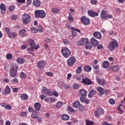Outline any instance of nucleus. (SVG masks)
I'll use <instances>...</instances> for the list:
<instances>
[{
	"instance_id": "obj_1",
	"label": "nucleus",
	"mask_w": 125,
	"mask_h": 125,
	"mask_svg": "<svg viewBox=\"0 0 125 125\" xmlns=\"http://www.w3.org/2000/svg\"><path fill=\"white\" fill-rule=\"evenodd\" d=\"M18 65L14 64L10 66L9 74L12 78H15L17 77V70H18Z\"/></svg>"
},
{
	"instance_id": "obj_2",
	"label": "nucleus",
	"mask_w": 125,
	"mask_h": 125,
	"mask_svg": "<svg viewBox=\"0 0 125 125\" xmlns=\"http://www.w3.org/2000/svg\"><path fill=\"white\" fill-rule=\"evenodd\" d=\"M36 18H44L45 17V12L42 10H37L35 11Z\"/></svg>"
},
{
	"instance_id": "obj_3",
	"label": "nucleus",
	"mask_w": 125,
	"mask_h": 125,
	"mask_svg": "<svg viewBox=\"0 0 125 125\" xmlns=\"http://www.w3.org/2000/svg\"><path fill=\"white\" fill-rule=\"evenodd\" d=\"M101 17L102 20H107V19L113 18V16L109 14H107V11L104 10H102L101 11Z\"/></svg>"
},
{
	"instance_id": "obj_4",
	"label": "nucleus",
	"mask_w": 125,
	"mask_h": 125,
	"mask_svg": "<svg viewBox=\"0 0 125 125\" xmlns=\"http://www.w3.org/2000/svg\"><path fill=\"white\" fill-rule=\"evenodd\" d=\"M108 49H109L110 51H113V50H115L116 47H119V44H118L117 41L113 40L108 44Z\"/></svg>"
},
{
	"instance_id": "obj_5",
	"label": "nucleus",
	"mask_w": 125,
	"mask_h": 125,
	"mask_svg": "<svg viewBox=\"0 0 125 125\" xmlns=\"http://www.w3.org/2000/svg\"><path fill=\"white\" fill-rule=\"evenodd\" d=\"M62 53L64 57L68 58L70 56V54H71V51L67 47H63L62 49Z\"/></svg>"
},
{
	"instance_id": "obj_6",
	"label": "nucleus",
	"mask_w": 125,
	"mask_h": 125,
	"mask_svg": "<svg viewBox=\"0 0 125 125\" xmlns=\"http://www.w3.org/2000/svg\"><path fill=\"white\" fill-rule=\"evenodd\" d=\"M29 45L32 49H39L40 45H36L35 41L33 39H29L28 41Z\"/></svg>"
},
{
	"instance_id": "obj_7",
	"label": "nucleus",
	"mask_w": 125,
	"mask_h": 125,
	"mask_svg": "<svg viewBox=\"0 0 125 125\" xmlns=\"http://www.w3.org/2000/svg\"><path fill=\"white\" fill-rule=\"evenodd\" d=\"M23 24H27L31 22V17L28 14H24L22 16Z\"/></svg>"
},
{
	"instance_id": "obj_8",
	"label": "nucleus",
	"mask_w": 125,
	"mask_h": 125,
	"mask_svg": "<svg viewBox=\"0 0 125 125\" xmlns=\"http://www.w3.org/2000/svg\"><path fill=\"white\" fill-rule=\"evenodd\" d=\"M76 58L75 57L72 56L69 58L67 61V63L68 66H70V67H72L73 65H74L76 63Z\"/></svg>"
},
{
	"instance_id": "obj_9",
	"label": "nucleus",
	"mask_w": 125,
	"mask_h": 125,
	"mask_svg": "<svg viewBox=\"0 0 125 125\" xmlns=\"http://www.w3.org/2000/svg\"><path fill=\"white\" fill-rule=\"evenodd\" d=\"M82 83L85 84V85H90L91 84H93V82H92L87 77L84 78H82Z\"/></svg>"
},
{
	"instance_id": "obj_10",
	"label": "nucleus",
	"mask_w": 125,
	"mask_h": 125,
	"mask_svg": "<svg viewBox=\"0 0 125 125\" xmlns=\"http://www.w3.org/2000/svg\"><path fill=\"white\" fill-rule=\"evenodd\" d=\"M104 114V110L102 108H100L95 112V116L96 118H99L100 116H102Z\"/></svg>"
},
{
	"instance_id": "obj_11",
	"label": "nucleus",
	"mask_w": 125,
	"mask_h": 125,
	"mask_svg": "<svg viewBox=\"0 0 125 125\" xmlns=\"http://www.w3.org/2000/svg\"><path fill=\"white\" fill-rule=\"evenodd\" d=\"M81 21L84 24V25H88L90 24V21H89V19L84 16L81 18Z\"/></svg>"
},
{
	"instance_id": "obj_12",
	"label": "nucleus",
	"mask_w": 125,
	"mask_h": 125,
	"mask_svg": "<svg viewBox=\"0 0 125 125\" xmlns=\"http://www.w3.org/2000/svg\"><path fill=\"white\" fill-rule=\"evenodd\" d=\"M88 13L91 17H96V16L98 15V13H96L92 11V10H89L88 11Z\"/></svg>"
},
{
	"instance_id": "obj_13",
	"label": "nucleus",
	"mask_w": 125,
	"mask_h": 125,
	"mask_svg": "<svg viewBox=\"0 0 125 125\" xmlns=\"http://www.w3.org/2000/svg\"><path fill=\"white\" fill-rule=\"evenodd\" d=\"M38 68L42 70L43 68H44V66H45V63L43 61L39 62L37 63Z\"/></svg>"
},
{
	"instance_id": "obj_14",
	"label": "nucleus",
	"mask_w": 125,
	"mask_h": 125,
	"mask_svg": "<svg viewBox=\"0 0 125 125\" xmlns=\"http://www.w3.org/2000/svg\"><path fill=\"white\" fill-rule=\"evenodd\" d=\"M79 94L80 95H81L82 97H86L87 94V92H86V90H85L84 89H83L80 90Z\"/></svg>"
},
{
	"instance_id": "obj_15",
	"label": "nucleus",
	"mask_w": 125,
	"mask_h": 125,
	"mask_svg": "<svg viewBox=\"0 0 125 125\" xmlns=\"http://www.w3.org/2000/svg\"><path fill=\"white\" fill-rule=\"evenodd\" d=\"M96 94V91L94 90V89L91 90L88 94V96L89 98H92L94 95Z\"/></svg>"
},
{
	"instance_id": "obj_16",
	"label": "nucleus",
	"mask_w": 125,
	"mask_h": 125,
	"mask_svg": "<svg viewBox=\"0 0 125 125\" xmlns=\"http://www.w3.org/2000/svg\"><path fill=\"white\" fill-rule=\"evenodd\" d=\"M45 102H49V103H53L56 101V99L53 97L47 98L45 99Z\"/></svg>"
},
{
	"instance_id": "obj_17",
	"label": "nucleus",
	"mask_w": 125,
	"mask_h": 125,
	"mask_svg": "<svg viewBox=\"0 0 125 125\" xmlns=\"http://www.w3.org/2000/svg\"><path fill=\"white\" fill-rule=\"evenodd\" d=\"M97 89L99 93V96L101 97V96L104 94V89L100 86H99L97 87Z\"/></svg>"
},
{
	"instance_id": "obj_18",
	"label": "nucleus",
	"mask_w": 125,
	"mask_h": 125,
	"mask_svg": "<svg viewBox=\"0 0 125 125\" xmlns=\"http://www.w3.org/2000/svg\"><path fill=\"white\" fill-rule=\"evenodd\" d=\"M91 42L92 44H93L94 46H97V45H98V43H99L98 41L95 40L94 38H92L91 39Z\"/></svg>"
},
{
	"instance_id": "obj_19",
	"label": "nucleus",
	"mask_w": 125,
	"mask_h": 125,
	"mask_svg": "<svg viewBox=\"0 0 125 125\" xmlns=\"http://www.w3.org/2000/svg\"><path fill=\"white\" fill-rule=\"evenodd\" d=\"M0 8L1 10V13L2 14H4L5 13V5L3 3H1L0 5Z\"/></svg>"
},
{
	"instance_id": "obj_20",
	"label": "nucleus",
	"mask_w": 125,
	"mask_h": 125,
	"mask_svg": "<svg viewBox=\"0 0 125 125\" xmlns=\"http://www.w3.org/2000/svg\"><path fill=\"white\" fill-rule=\"evenodd\" d=\"M42 90L43 92H44L46 94H48V95H50V96L52 95V93L50 92V90H48V89H47L46 87H43Z\"/></svg>"
},
{
	"instance_id": "obj_21",
	"label": "nucleus",
	"mask_w": 125,
	"mask_h": 125,
	"mask_svg": "<svg viewBox=\"0 0 125 125\" xmlns=\"http://www.w3.org/2000/svg\"><path fill=\"white\" fill-rule=\"evenodd\" d=\"M66 27H67V28H68V29H70V30H73V31H77V32H78V33H80L81 34V30H79L77 28H75L73 27L70 26V24H69V23H67L66 24Z\"/></svg>"
},
{
	"instance_id": "obj_22",
	"label": "nucleus",
	"mask_w": 125,
	"mask_h": 125,
	"mask_svg": "<svg viewBox=\"0 0 125 125\" xmlns=\"http://www.w3.org/2000/svg\"><path fill=\"white\" fill-rule=\"evenodd\" d=\"M33 5L37 7H40L41 6V1L40 0H33Z\"/></svg>"
},
{
	"instance_id": "obj_23",
	"label": "nucleus",
	"mask_w": 125,
	"mask_h": 125,
	"mask_svg": "<svg viewBox=\"0 0 125 125\" xmlns=\"http://www.w3.org/2000/svg\"><path fill=\"white\" fill-rule=\"evenodd\" d=\"M93 37L96 38V39H101V33L100 32H96L93 33Z\"/></svg>"
},
{
	"instance_id": "obj_24",
	"label": "nucleus",
	"mask_w": 125,
	"mask_h": 125,
	"mask_svg": "<svg viewBox=\"0 0 125 125\" xmlns=\"http://www.w3.org/2000/svg\"><path fill=\"white\" fill-rule=\"evenodd\" d=\"M17 62L19 64H23V63H25V62H26V60H25V59L19 58L17 60Z\"/></svg>"
},
{
	"instance_id": "obj_25",
	"label": "nucleus",
	"mask_w": 125,
	"mask_h": 125,
	"mask_svg": "<svg viewBox=\"0 0 125 125\" xmlns=\"http://www.w3.org/2000/svg\"><path fill=\"white\" fill-rule=\"evenodd\" d=\"M34 108L37 111H40V110H41V104L39 103H35L34 104Z\"/></svg>"
},
{
	"instance_id": "obj_26",
	"label": "nucleus",
	"mask_w": 125,
	"mask_h": 125,
	"mask_svg": "<svg viewBox=\"0 0 125 125\" xmlns=\"http://www.w3.org/2000/svg\"><path fill=\"white\" fill-rule=\"evenodd\" d=\"M11 91H10V88L9 87V86L8 85H6V88L4 90V93H5V94H9L11 93Z\"/></svg>"
},
{
	"instance_id": "obj_27",
	"label": "nucleus",
	"mask_w": 125,
	"mask_h": 125,
	"mask_svg": "<svg viewBox=\"0 0 125 125\" xmlns=\"http://www.w3.org/2000/svg\"><path fill=\"white\" fill-rule=\"evenodd\" d=\"M83 70L85 72H90L91 71V66L86 65L83 67Z\"/></svg>"
},
{
	"instance_id": "obj_28",
	"label": "nucleus",
	"mask_w": 125,
	"mask_h": 125,
	"mask_svg": "<svg viewBox=\"0 0 125 125\" xmlns=\"http://www.w3.org/2000/svg\"><path fill=\"white\" fill-rule=\"evenodd\" d=\"M102 67L104 69H107L109 67V62L108 61L104 62Z\"/></svg>"
},
{
	"instance_id": "obj_29",
	"label": "nucleus",
	"mask_w": 125,
	"mask_h": 125,
	"mask_svg": "<svg viewBox=\"0 0 125 125\" xmlns=\"http://www.w3.org/2000/svg\"><path fill=\"white\" fill-rule=\"evenodd\" d=\"M80 100L82 102H83L84 103H86V104H88L89 102L88 101L87 99L86 98L83 97H81Z\"/></svg>"
},
{
	"instance_id": "obj_30",
	"label": "nucleus",
	"mask_w": 125,
	"mask_h": 125,
	"mask_svg": "<svg viewBox=\"0 0 125 125\" xmlns=\"http://www.w3.org/2000/svg\"><path fill=\"white\" fill-rule=\"evenodd\" d=\"M21 100H28V95L26 94H21Z\"/></svg>"
},
{
	"instance_id": "obj_31",
	"label": "nucleus",
	"mask_w": 125,
	"mask_h": 125,
	"mask_svg": "<svg viewBox=\"0 0 125 125\" xmlns=\"http://www.w3.org/2000/svg\"><path fill=\"white\" fill-rule=\"evenodd\" d=\"M80 105L81 104L79 101H76L73 103V107H74V108H79Z\"/></svg>"
},
{
	"instance_id": "obj_32",
	"label": "nucleus",
	"mask_w": 125,
	"mask_h": 125,
	"mask_svg": "<svg viewBox=\"0 0 125 125\" xmlns=\"http://www.w3.org/2000/svg\"><path fill=\"white\" fill-rule=\"evenodd\" d=\"M69 116L67 114H64L61 117V119H62L63 121H68V120H69Z\"/></svg>"
},
{
	"instance_id": "obj_33",
	"label": "nucleus",
	"mask_w": 125,
	"mask_h": 125,
	"mask_svg": "<svg viewBox=\"0 0 125 125\" xmlns=\"http://www.w3.org/2000/svg\"><path fill=\"white\" fill-rule=\"evenodd\" d=\"M82 41L83 45H85L86 44L88 43V39L87 38L82 39Z\"/></svg>"
},
{
	"instance_id": "obj_34",
	"label": "nucleus",
	"mask_w": 125,
	"mask_h": 125,
	"mask_svg": "<svg viewBox=\"0 0 125 125\" xmlns=\"http://www.w3.org/2000/svg\"><path fill=\"white\" fill-rule=\"evenodd\" d=\"M80 87H81V85H80V84H78V83H74L73 85V88L74 89H79V88H80Z\"/></svg>"
},
{
	"instance_id": "obj_35",
	"label": "nucleus",
	"mask_w": 125,
	"mask_h": 125,
	"mask_svg": "<svg viewBox=\"0 0 125 125\" xmlns=\"http://www.w3.org/2000/svg\"><path fill=\"white\" fill-rule=\"evenodd\" d=\"M25 32H26V30L22 29L19 32V34L20 35L21 37H25Z\"/></svg>"
},
{
	"instance_id": "obj_36",
	"label": "nucleus",
	"mask_w": 125,
	"mask_h": 125,
	"mask_svg": "<svg viewBox=\"0 0 125 125\" xmlns=\"http://www.w3.org/2000/svg\"><path fill=\"white\" fill-rule=\"evenodd\" d=\"M117 109L119 112H123V110L125 109V106L123 104H120Z\"/></svg>"
},
{
	"instance_id": "obj_37",
	"label": "nucleus",
	"mask_w": 125,
	"mask_h": 125,
	"mask_svg": "<svg viewBox=\"0 0 125 125\" xmlns=\"http://www.w3.org/2000/svg\"><path fill=\"white\" fill-rule=\"evenodd\" d=\"M112 70L114 71V72H118V71H119V70H120V68L118 67V66L117 65H114L112 68H111Z\"/></svg>"
},
{
	"instance_id": "obj_38",
	"label": "nucleus",
	"mask_w": 125,
	"mask_h": 125,
	"mask_svg": "<svg viewBox=\"0 0 125 125\" xmlns=\"http://www.w3.org/2000/svg\"><path fill=\"white\" fill-rule=\"evenodd\" d=\"M85 123L86 125H94V123L91 121H89L88 120H85Z\"/></svg>"
},
{
	"instance_id": "obj_39",
	"label": "nucleus",
	"mask_w": 125,
	"mask_h": 125,
	"mask_svg": "<svg viewBox=\"0 0 125 125\" xmlns=\"http://www.w3.org/2000/svg\"><path fill=\"white\" fill-rule=\"evenodd\" d=\"M58 86L60 88H63V86H64V82H60L58 83Z\"/></svg>"
},
{
	"instance_id": "obj_40",
	"label": "nucleus",
	"mask_w": 125,
	"mask_h": 125,
	"mask_svg": "<svg viewBox=\"0 0 125 125\" xmlns=\"http://www.w3.org/2000/svg\"><path fill=\"white\" fill-rule=\"evenodd\" d=\"M8 37L9 38H15L16 37V34L14 32L10 33L8 34Z\"/></svg>"
},
{
	"instance_id": "obj_41",
	"label": "nucleus",
	"mask_w": 125,
	"mask_h": 125,
	"mask_svg": "<svg viewBox=\"0 0 125 125\" xmlns=\"http://www.w3.org/2000/svg\"><path fill=\"white\" fill-rule=\"evenodd\" d=\"M76 74H81L82 73V67H78L76 70Z\"/></svg>"
},
{
	"instance_id": "obj_42",
	"label": "nucleus",
	"mask_w": 125,
	"mask_h": 125,
	"mask_svg": "<svg viewBox=\"0 0 125 125\" xmlns=\"http://www.w3.org/2000/svg\"><path fill=\"white\" fill-rule=\"evenodd\" d=\"M18 82L19 81L17 78H14L11 81V83H18Z\"/></svg>"
},
{
	"instance_id": "obj_43",
	"label": "nucleus",
	"mask_w": 125,
	"mask_h": 125,
	"mask_svg": "<svg viewBox=\"0 0 125 125\" xmlns=\"http://www.w3.org/2000/svg\"><path fill=\"white\" fill-rule=\"evenodd\" d=\"M14 9H15V6H10L9 8V11L11 12H13L14 11Z\"/></svg>"
},
{
	"instance_id": "obj_44",
	"label": "nucleus",
	"mask_w": 125,
	"mask_h": 125,
	"mask_svg": "<svg viewBox=\"0 0 125 125\" xmlns=\"http://www.w3.org/2000/svg\"><path fill=\"white\" fill-rule=\"evenodd\" d=\"M12 57H13L12 56V54H8L6 56V58H7V59H9V60H11Z\"/></svg>"
},
{
	"instance_id": "obj_45",
	"label": "nucleus",
	"mask_w": 125,
	"mask_h": 125,
	"mask_svg": "<svg viewBox=\"0 0 125 125\" xmlns=\"http://www.w3.org/2000/svg\"><path fill=\"white\" fill-rule=\"evenodd\" d=\"M31 31L32 33H38V29L35 27H32L31 28Z\"/></svg>"
},
{
	"instance_id": "obj_46",
	"label": "nucleus",
	"mask_w": 125,
	"mask_h": 125,
	"mask_svg": "<svg viewBox=\"0 0 125 125\" xmlns=\"http://www.w3.org/2000/svg\"><path fill=\"white\" fill-rule=\"evenodd\" d=\"M62 102H59L57 104H56V107L57 108H60V107H61V106H62Z\"/></svg>"
},
{
	"instance_id": "obj_47",
	"label": "nucleus",
	"mask_w": 125,
	"mask_h": 125,
	"mask_svg": "<svg viewBox=\"0 0 125 125\" xmlns=\"http://www.w3.org/2000/svg\"><path fill=\"white\" fill-rule=\"evenodd\" d=\"M38 30L39 32H40V33H42V31H43V28H42V26L40 25L38 27V29H37V30Z\"/></svg>"
},
{
	"instance_id": "obj_48",
	"label": "nucleus",
	"mask_w": 125,
	"mask_h": 125,
	"mask_svg": "<svg viewBox=\"0 0 125 125\" xmlns=\"http://www.w3.org/2000/svg\"><path fill=\"white\" fill-rule=\"evenodd\" d=\"M45 75L48 76V77H53V73L52 72H48L45 73Z\"/></svg>"
},
{
	"instance_id": "obj_49",
	"label": "nucleus",
	"mask_w": 125,
	"mask_h": 125,
	"mask_svg": "<svg viewBox=\"0 0 125 125\" xmlns=\"http://www.w3.org/2000/svg\"><path fill=\"white\" fill-rule=\"evenodd\" d=\"M31 117L32 119H37V118H38V114L36 113H32L31 114Z\"/></svg>"
},
{
	"instance_id": "obj_50",
	"label": "nucleus",
	"mask_w": 125,
	"mask_h": 125,
	"mask_svg": "<svg viewBox=\"0 0 125 125\" xmlns=\"http://www.w3.org/2000/svg\"><path fill=\"white\" fill-rule=\"evenodd\" d=\"M109 102L110 104H111L112 105H114V104H115V100L113 99H110L109 100Z\"/></svg>"
},
{
	"instance_id": "obj_51",
	"label": "nucleus",
	"mask_w": 125,
	"mask_h": 125,
	"mask_svg": "<svg viewBox=\"0 0 125 125\" xmlns=\"http://www.w3.org/2000/svg\"><path fill=\"white\" fill-rule=\"evenodd\" d=\"M79 111L80 112H83V106L82 104H80L79 106Z\"/></svg>"
},
{
	"instance_id": "obj_52",
	"label": "nucleus",
	"mask_w": 125,
	"mask_h": 125,
	"mask_svg": "<svg viewBox=\"0 0 125 125\" xmlns=\"http://www.w3.org/2000/svg\"><path fill=\"white\" fill-rule=\"evenodd\" d=\"M101 84H102V85H107V84L106 81L102 80Z\"/></svg>"
},
{
	"instance_id": "obj_53",
	"label": "nucleus",
	"mask_w": 125,
	"mask_h": 125,
	"mask_svg": "<svg viewBox=\"0 0 125 125\" xmlns=\"http://www.w3.org/2000/svg\"><path fill=\"white\" fill-rule=\"evenodd\" d=\"M52 11L53 13H58V12L60 11L59 9H52Z\"/></svg>"
},
{
	"instance_id": "obj_54",
	"label": "nucleus",
	"mask_w": 125,
	"mask_h": 125,
	"mask_svg": "<svg viewBox=\"0 0 125 125\" xmlns=\"http://www.w3.org/2000/svg\"><path fill=\"white\" fill-rule=\"evenodd\" d=\"M85 48L86 49H91L92 48V44L91 45H87L85 46Z\"/></svg>"
},
{
	"instance_id": "obj_55",
	"label": "nucleus",
	"mask_w": 125,
	"mask_h": 125,
	"mask_svg": "<svg viewBox=\"0 0 125 125\" xmlns=\"http://www.w3.org/2000/svg\"><path fill=\"white\" fill-rule=\"evenodd\" d=\"M68 110L71 113H73V112H74L75 111V109H74V108H73V107H69L68 108Z\"/></svg>"
},
{
	"instance_id": "obj_56",
	"label": "nucleus",
	"mask_w": 125,
	"mask_h": 125,
	"mask_svg": "<svg viewBox=\"0 0 125 125\" xmlns=\"http://www.w3.org/2000/svg\"><path fill=\"white\" fill-rule=\"evenodd\" d=\"M53 95H54V96L57 97L58 96V95H59V94L58 93V92H57L56 91H55L53 92Z\"/></svg>"
},
{
	"instance_id": "obj_57",
	"label": "nucleus",
	"mask_w": 125,
	"mask_h": 125,
	"mask_svg": "<svg viewBox=\"0 0 125 125\" xmlns=\"http://www.w3.org/2000/svg\"><path fill=\"white\" fill-rule=\"evenodd\" d=\"M68 20L70 21V22H73V17L71 16V14H69Z\"/></svg>"
},
{
	"instance_id": "obj_58",
	"label": "nucleus",
	"mask_w": 125,
	"mask_h": 125,
	"mask_svg": "<svg viewBox=\"0 0 125 125\" xmlns=\"http://www.w3.org/2000/svg\"><path fill=\"white\" fill-rule=\"evenodd\" d=\"M71 32L72 33V35L73 37H76V36H77V32H78L77 31H75L74 30H72Z\"/></svg>"
},
{
	"instance_id": "obj_59",
	"label": "nucleus",
	"mask_w": 125,
	"mask_h": 125,
	"mask_svg": "<svg viewBox=\"0 0 125 125\" xmlns=\"http://www.w3.org/2000/svg\"><path fill=\"white\" fill-rule=\"evenodd\" d=\"M77 44H78V45H83V41H82V40H80V41H78V42H77Z\"/></svg>"
},
{
	"instance_id": "obj_60",
	"label": "nucleus",
	"mask_w": 125,
	"mask_h": 125,
	"mask_svg": "<svg viewBox=\"0 0 125 125\" xmlns=\"http://www.w3.org/2000/svg\"><path fill=\"white\" fill-rule=\"evenodd\" d=\"M63 43L64 44H69L70 42L67 40V39L63 40Z\"/></svg>"
},
{
	"instance_id": "obj_61",
	"label": "nucleus",
	"mask_w": 125,
	"mask_h": 125,
	"mask_svg": "<svg viewBox=\"0 0 125 125\" xmlns=\"http://www.w3.org/2000/svg\"><path fill=\"white\" fill-rule=\"evenodd\" d=\"M26 75L25 73H24L23 72H21V78H26Z\"/></svg>"
},
{
	"instance_id": "obj_62",
	"label": "nucleus",
	"mask_w": 125,
	"mask_h": 125,
	"mask_svg": "<svg viewBox=\"0 0 125 125\" xmlns=\"http://www.w3.org/2000/svg\"><path fill=\"white\" fill-rule=\"evenodd\" d=\"M12 17V20H16V19H17V16L16 15H13L11 16Z\"/></svg>"
},
{
	"instance_id": "obj_63",
	"label": "nucleus",
	"mask_w": 125,
	"mask_h": 125,
	"mask_svg": "<svg viewBox=\"0 0 125 125\" xmlns=\"http://www.w3.org/2000/svg\"><path fill=\"white\" fill-rule=\"evenodd\" d=\"M96 80H97V83H99V84H101V83H102V80H101L99 78H97Z\"/></svg>"
},
{
	"instance_id": "obj_64",
	"label": "nucleus",
	"mask_w": 125,
	"mask_h": 125,
	"mask_svg": "<svg viewBox=\"0 0 125 125\" xmlns=\"http://www.w3.org/2000/svg\"><path fill=\"white\" fill-rule=\"evenodd\" d=\"M44 41L46 42H51L50 39L49 38H45Z\"/></svg>"
}]
</instances>
